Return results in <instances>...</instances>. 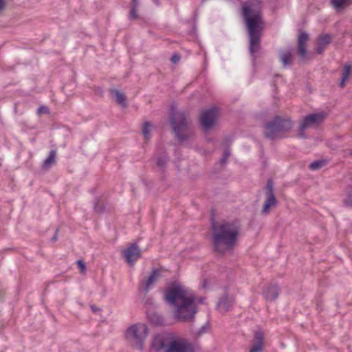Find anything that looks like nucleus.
<instances>
[{
    "label": "nucleus",
    "mask_w": 352,
    "mask_h": 352,
    "mask_svg": "<svg viewBox=\"0 0 352 352\" xmlns=\"http://www.w3.org/2000/svg\"><path fill=\"white\" fill-rule=\"evenodd\" d=\"M205 298L196 300L194 293L179 285L168 287L164 294V300L174 307L173 316L182 322H188L197 312V304L204 303Z\"/></svg>",
    "instance_id": "obj_1"
},
{
    "label": "nucleus",
    "mask_w": 352,
    "mask_h": 352,
    "mask_svg": "<svg viewBox=\"0 0 352 352\" xmlns=\"http://www.w3.org/2000/svg\"><path fill=\"white\" fill-rule=\"evenodd\" d=\"M240 233V226L235 221L212 223V239L214 250L220 254L231 251Z\"/></svg>",
    "instance_id": "obj_2"
},
{
    "label": "nucleus",
    "mask_w": 352,
    "mask_h": 352,
    "mask_svg": "<svg viewBox=\"0 0 352 352\" xmlns=\"http://www.w3.org/2000/svg\"><path fill=\"white\" fill-rule=\"evenodd\" d=\"M243 17L249 36V51L254 59L261 49V41L264 30V20L261 11L252 5L243 6Z\"/></svg>",
    "instance_id": "obj_3"
},
{
    "label": "nucleus",
    "mask_w": 352,
    "mask_h": 352,
    "mask_svg": "<svg viewBox=\"0 0 352 352\" xmlns=\"http://www.w3.org/2000/svg\"><path fill=\"white\" fill-rule=\"evenodd\" d=\"M170 123L175 136L179 142L184 143L193 138L194 132L186 113L172 111L170 116Z\"/></svg>",
    "instance_id": "obj_4"
},
{
    "label": "nucleus",
    "mask_w": 352,
    "mask_h": 352,
    "mask_svg": "<svg viewBox=\"0 0 352 352\" xmlns=\"http://www.w3.org/2000/svg\"><path fill=\"white\" fill-rule=\"evenodd\" d=\"M294 123L291 119L276 116L267 122L264 126V135L270 140L281 139L285 137L293 127Z\"/></svg>",
    "instance_id": "obj_5"
},
{
    "label": "nucleus",
    "mask_w": 352,
    "mask_h": 352,
    "mask_svg": "<svg viewBox=\"0 0 352 352\" xmlns=\"http://www.w3.org/2000/svg\"><path fill=\"white\" fill-rule=\"evenodd\" d=\"M148 331L146 324L142 323L135 324L128 328L126 338L133 341L137 347L142 349L143 343L148 336Z\"/></svg>",
    "instance_id": "obj_6"
},
{
    "label": "nucleus",
    "mask_w": 352,
    "mask_h": 352,
    "mask_svg": "<svg viewBox=\"0 0 352 352\" xmlns=\"http://www.w3.org/2000/svg\"><path fill=\"white\" fill-rule=\"evenodd\" d=\"M327 117L324 112L311 113L303 118L298 127V137L300 138H306L305 131L307 129L318 126L321 124Z\"/></svg>",
    "instance_id": "obj_7"
},
{
    "label": "nucleus",
    "mask_w": 352,
    "mask_h": 352,
    "mask_svg": "<svg viewBox=\"0 0 352 352\" xmlns=\"http://www.w3.org/2000/svg\"><path fill=\"white\" fill-rule=\"evenodd\" d=\"M218 116V109L212 107L205 109L200 116V122L206 131L210 129L215 124Z\"/></svg>",
    "instance_id": "obj_8"
},
{
    "label": "nucleus",
    "mask_w": 352,
    "mask_h": 352,
    "mask_svg": "<svg viewBox=\"0 0 352 352\" xmlns=\"http://www.w3.org/2000/svg\"><path fill=\"white\" fill-rule=\"evenodd\" d=\"M277 200L274 192V183L272 179H268L266 185L265 200L261 213L263 214H268L271 207H276Z\"/></svg>",
    "instance_id": "obj_9"
},
{
    "label": "nucleus",
    "mask_w": 352,
    "mask_h": 352,
    "mask_svg": "<svg viewBox=\"0 0 352 352\" xmlns=\"http://www.w3.org/2000/svg\"><path fill=\"white\" fill-rule=\"evenodd\" d=\"M166 352H195L191 343L185 339H172Z\"/></svg>",
    "instance_id": "obj_10"
},
{
    "label": "nucleus",
    "mask_w": 352,
    "mask_h": 352,
    "mask_svg": "<svg viewBox=\"0 0 352 352\" xmlns=\"http://www.w3.org/2000/svg\"><path fill=\"white\" fill-rule=\"evenodd\" d=\"M123 257L129 264H133L141 256V250L136 243L131 244L122 252Z\"/></svg>",
    "instance_id": "obj_11"
},
{
    "label": "nucleus",
    "mask_w": 352,
    "mask_h": 352,
    "mask_svg": "<svg viewBox=\"0 0 352 352\" xmlns=\"http://www.w3.org/2000/svg\"><path fill=\"white\" fill-rule=\"evenodd\" d=\"M171 340L168 336L164 334L156 335L153 338L151 346L157 352H166Z\"/></svg>",
    "instance_id": "obj_12"
},
{
    "label": "nucleus",
    "mask_w": 352,
    "mask_h": 352,
    "mask_svg": "<svg viewBox=\"0 0 352 352\" xmlns=\"http://www.w3.org/2000/svg\"><path fill=\"white\" fill-rule=\"evenodd\" d=\"M264 346V333L261 331L254 333L252 347L249 352H261Z\"/></svg>",
    "instance_id": "obj_13"
},
{
    "label": "nucleus",
    "mask_w": 352,
    "mask_h": 352,
    "mask_svg": "<svg viewBox=\"0 0 352 352\" xmlns=\"http://www.w3.org/2000/svg\"><path fill=\"white\" fill-rule=\"evenodd\" d=\"M309 39V36L305 32H301L298 37V55L301 59H305L307 56L306 44Z\"/></svg>",
    "instance_id": "obj_14"
},
{
    "label": "nucleus",
    "mask_w": 352,
    "mask_h": 352,
    "mask_svg": "<svg viewBox=\"0 0 352 352\" xmlns=\"http://www.w3.org/2000/svg\"><path fill=\"white\" fill-rule=\"evenodd\" d=\"M160 276L161 272L160 270L154 269L152 270L148 277L142 283V286L145 293H148L151 287L157 281Z\"/></svg>",
    "instance_id": "obj_15"
},
{
    "label": "nucleus",
    "mask_w": 352,
    "mask_h": 352,
    "mask_svg": "<svg viewBox=\"0 0 352 352\" xmlns=\"http://www.w3.org/2000/svg\"><path fill=\"white\" fill-rule=\"evenodd\" d=\"M233 304L234 300L232 298L224 296L219 300L217 304V309L221 313L225 314L229 311Z\"/></svg>",
    "instance_id": "obj_16"
},
{
    "label": "nucleus",
    "mask_w": 352,
    "mask_h": 352,
    "mask_svg": "<svg viewBox=\"0 0 352 352\" xmlns=\"http://www.w3.org/2000/svg\"><path fill=\"white\" fill-rule=\"evenodd\" d=\"M331 37L329 34H325L319 38L317 41V45L316 47V51L318 54H322L327 46L331 43Z\"/></svg>",
    "instance_id": "obj_17"
},
{
    "label": "nucleus",
    "mask_w": 352,
    "mask_h": 352,
    "mask_svg": "<svg viewBox=\"0 0 352 352\" xmlns=\"http://www.w3.org/2000/svg\"><path fill=\"white\" fill-rule=\"evenodd\" d=\"M263 294L264 297L267 300H274L278 296L279 288L277 287V285H270L266 288Z\"/></svg>",
    "instance_id": "obj_18"
},
{
    "label": "nucleus",
    "mask_w": 352,
    "mask_h": 352,
    "mask_svg": "<svg viewBox=\"0 0 352 352\" xmlns=\"http://www.w3.org/2000/svg\"><path fill=\"white\" fill-rule=\"evenodd\" d=\"M351 70H352V63H346L344 66L342 78L339 82V87L340 88H344L346 86V82L349 80V76L351 74Z\"/></svg>",
    "instance_id": "obj_19"
},
{
    "label": "nucleus",
    "mask_w": 352,
    "mask_h": 352,
    "mask_svg": "<svg viewBox=\"0 0 352 352\" xmlns=\"http://www.w3.org/2000/svg\"><path fill=\"white\" fill-rule=\"evenodd\" d=\"M111 93L115 97L116 102L120 105L122 107H126L127 106L126 96L123 93L116 89H111Z\"/></svg>",
    "instance_id": "obj_20"
},
{
    "label": "nucleus",
    "mask_w": 352,
    "mask_h": 352,
    "mask_svg": "<svg viewBox=\"0 0 352 352\" xmlns=\"http://www.w3.org/2000/svg\"><path fill=\"white\" fill-rule=\"evenodd\" d=\"M148 318L154 325H162L164 324V319L162 316L157 313L151 312L148 314Z\"/></svg>",
    "instance_id": "obj_21"
},
{
    "label": "nucleus",
    "mask_w": 352,
    "mask_h": 352,
    "mask_svg": "<svg viewBox=\"0 0 352 352\" xmlns=\"http://www.w3.org/2000/svg\"><path fill=\"white\" fill-rule=\"evenodd\" d=\"M331 3L336 9L339 10L352 4V0H332Z\"/></svg>",
    "instance_id": "obj_22"
},
{
    "label": "nucleus",
    "mask_w": 352,
    "mask_h": 352,
    "mask_svg": "<svg viewBox=\"0 0 352 352\" xmlns=\"http://www.w3.org/2000/svg\"><path fill=\"white\" fill-rule=\"evenodd\" d=\"M280 58L284 67L292 64V54L290 51L287 50L281 52Z\"/></svg>",
    "instance_id": "obj_23"
},
{
    "label": "nucleus",
    "mask_w": 352,
    "mask_h": 352,
    "mask_svg": "<svg viewBox=\"0 0 352 352\" xmlns=\"http://www.w3.org/2000/svg\"><path fill=\"white\" fill-rule=\"evenodd\" d=\"M56 152L55 150H52L50 152L49 156L43 162V168H47L52 164L55 162V157H56Z\"/></svg>",
    "instance_id": "obj_24"
},
{
    "label": "nucleus",
    "mask_w": 352,
    "mask_h": 352,
    "mask_svg": "<svg viewBox=\"0 0 352 352\" xmlns=\"http://www.w3.org/2000/svg\"><path fill=\"white\" fill-rule=\"evenodd\" d=\"M327 164V161L324 160H316L309 165V168L311 170H317L324 167Z\"/></svg>",
    "instance_id": "obj_25"
},
{
    "label": "nucleus",
    "mask_w": 352,
    "mask_h": 352,
    "mask_svg": "<svg viewBox=\"0 0 352 352\" xmlns=\"http://www.w3.org/2000/svg\"><path fill=\"white\" fill-rule=\"evenodd\" d=\"M151 124L149 122H146L143 124L142 133L146 141L149 140L151 138Z\"/></svg>",
    "instance_id": "obj_26"
},
{
    "label": "nucleus",
    "mask_w": 352,
    "mask_h": 352,
    "mask_svg": "<svg viewBox=\"0 0 352 352\" xmlns=\"http://www.w3.org/2000/svg\"><path fill=\"white\" fill-rule=\"evenodd\" d=\"M138 8V3H132L129 16V19L133 20L137 19L138 18V14L137 13Z\"/></svg>",
    "instance_id": "obj_27"
},
{
    "label": "nucleus",
    "mask_w": 352,
    "mask_h": 352,
    "mask_svg": "<svg viewBox=\"0 0 352 352\" xmlns=\"http://www.w3.org/2000/svg\"><path fill=\"white\" fill-rule=\"evenodd\" d=\"M168 162V158L166 156L159 157L157 160V166L162 170L164 169Z\"/></svg>",
    "instance_id": "obj_28"
},
{
    "label": "nucleus",
    "mask_w": 352,
    "mask_h": 352,
    "mask_svg": "<svg viewBox=\"0 0 352 352\" xmlns=\"http://www.w3.org/2000/svg\"><path fill=\"white\" fill-rule=\"evenodd\" d=\"M50 113V111H49V109L46 107H44V106H42V107H40L38 109H37V113L38 114H42V113Z\"/></svg>",
    "instance_id": "obj_29"
},
{
    "label": "nucleus",
    "mask_w": 352,
    "mask_h": 352,
    "mask_svg": "<svg viewBox=\"0 0 352 352\" xmlns=\"http://www.w3.org/2000/svg\"><path fill=\"white\" fill-rule=\"evenodd\" d=\"M78 266L79 269L80 270L82 273H85L86 271V265L85 264L80 260H78L77 261Z\"/></svg>",
    "instance_id": "obj_30"
},
{
    "label": "nucleus",
    "mask_w": 352,
    "mask_h": 352,
    "mask_svg": "<svg viewBox=\"0 0 352 352\" xmlns=\"http://www.w3.org/2000/svg\"><path fill=\"white\" fill-rule=\"evenodd\" d=\"M344 204L350 207H352V197L351 195H348L344 201Z\"/></svg>",
    "instance_id": "obj_31"
},
{
    "label": "nucleus",
    "mask_w": 352,
    "mask_h": 352,
    "mask_svg": "<svg viewBox=\"0 0 352 352\" xmlns=\"http://www.w3.org/2000/svg\"><path fill=\"white\" fill-rule=\"evenodd\" d=\"M94 209L97 212H102L104 210L103 206H100L98 201L95 204Z\"/></svg>",
    "instance_id": "obj_32"
},
{
    "label": "nucleus",
    "mask_w": 352,
    "mask_h": 352,
    "mask_svg": "<svg viewBox=\"0 0 352 352\" xmlns=\"http://www.w3.org/2000/svg\"><path fill=\"white\" fill-rule=\"evenodd\" d=\"M208 324H205V325L202 326L201 328L196 333L197 336H200L204 333H205L206 331V329L208 328Z\"/></svg>",
    "instance_id": "obj_33"
},
{
    "label": "nucleus",
    "mask_w": 352,
    "mask_h": 352,
    "mask_svg": "<svg viewBox=\"0 0 352 352\" xmlns=\"http://www.w3.org/2000/svg\"><path fill=\"white\" fill-rule=\"evenodd\" d=\"M180 59V56L178 54H174L171 58V61L173 63H176Z\"/></svg>",
    "instance_id": "obj_34"
},
{
    "label": "nucleus",
    "mask_w": 352,
    "mask_h": 352,
    "mask_svg": "<svg viewBox=\"0 0 352 352\" xmlns=\"http://www.w3.org/2000/svg\"><path fill=\"white\" fill-rule=\"evenodd\" d=\"M5 6H6L5 0H0V13L4 9Z\"/></svg>",
    "instance_id": "obj_35"
},
{
    "label": "nucleus",
    "mask_w": 352,
    "mask_h": 352,
    "mask_svg": "<svg viewBox=\"0 0 352 352\" xmlns=\"http://www.w3.org/2000/svg\"><path fill=\"white\" fill-rule=\"evenodd\" d=\"M58 229H56L54 235L52 238V241L56 242L58 240Z\"/></svg>",
    "instance_id": "obj_36"
},
{
    "label": "nucleus",
    "mask_w": 352,
    "mask_h": 352,
    "mask_svg": "<svg viewBox=\"0 0 352 352\" xmlns=\"http://www.w3.org/2000/svg\"><path fill=\"white\" fill-rule=\"evenodd\" d=\"M230 155V151L229 149H226L223 153V156L228 159Z\"/></svg>",
    "instance_id": "obj_37"
},
{
    "label": "nucleus",
    "mask_w": 352,
    "mask_h": 352,
    "mask_svg": "<svg viewBox=\"0 0 352 352\" xmlns=\"http://www.w3.org/2000/svg\"><path fill=\"white\" fill-rule=\"evenodd\" d=\"M90 307H91V309L92 311H93V312H94V313H96L97 311H100V308H97V307H96L95 305H91L90 306Z\"/></svg>",
    "instance_id": "obj_38"
},
{
    "label": "nucleus",
    "mask_w": 352,
    "mask_h": 352,
    "mask_svg": "<svg viewBox=\"0 0 352 352\" xmlns=\"http://www.w3.org/2000/svg\"><path fill=\"white\" fill-rule=\"evenodd\" d=\"M227 160H228V158H226L225 156H223V157L220 160V162L221 164H223L226 163Z\"/></svg>",
    "instance_id": "obj_39"
},
{
    "label": "nucleus",
    "mask_w": 352,
    "mask_h": 352,
    "mask_svg": "<svg viewBox=\"0 0 352 352\" xmlns=\"http://www.w3.org/2000/svg\"><path fill=\"white\" fill-rule=\"evenodd\" d=\"M138 3V0H132V3Z\"/></svg>",
    "instance_id": "obj_40"
},
{
    "label": "nucleus",
    "mask_w": 352,
    "mask_h": 352,
    "mask_svg": "<svg viewBox=\"0 0 352 352\" xmlns=\"http://www.w3.org/2000/svg\"><path fill=\"white\" fill-rule=\"evenodd\" d=\"M153 1H154L155 3L159 4V1H158V0H153Z\"/></svg>",
    "instance_id": "obj_41"
},
{
    "label": "nucleus",
    "mask_w": 352,
    "mask_h": 352,
    "mask_svg": "<svg viewBox=\"0 0 352 352\" xmlns=\"http://www.w3.org/2000/svg\"><path fill=\"white\" fill-rule=\"evenodd\" d=\"M349 155L352 157V151L349 153Z\"/></svg>",
    "instance_id": "obj_42"
},
{
    "label": "nucleus",
    "mask_w": 352,
    "mask_h": 352,
    "mask_svg": "<svg viewBox=\"0 0 352 352\" xmlns=\"http://www.w3.org/2000/svg\"><path fill=\"white\" fill-rule=\"evenodd\" d=\"M206 0H201V3L205 2Z\"/></svg>",
    "instance_id": "obj_43"
}]
</instances>
